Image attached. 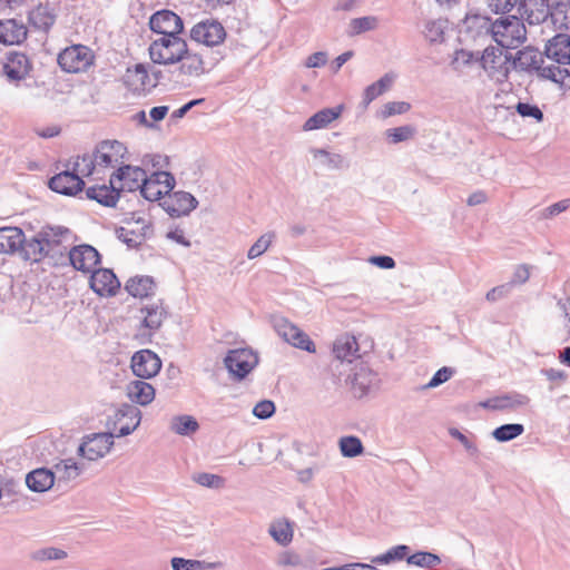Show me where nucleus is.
Segmentation results:
<instances>
[{"label": "nucleus", "mask_w": 570, "mask_h": 570, "mask_svg": "<svg viewBox=\"0 0 570 570\" xmlns=\"http://www.w3.org/2000/svg\"><path fill=\"white\" fill-rule=\"evenodd\" d=\"M468 30L473 38H485L495 41L499 47L514 49L527 40V29L517 16L501 17L492 20L484 16L468 19Z\"/></svg>", "instance_id": "f257e3e1"}, {"label": "nucleus", "mask_w": 570, "mask_h": 570, "mask_svg": "<svg viewBox=\"0 0 570 570\" xmlns=\"http://www.w3.org/2000/svg\"><path fill=\"white\" fill-rule=\"evenodd\" d=\"M543 55L532 47H525L512 57L511 68L535 71L540 78L563 85L566 79L570 78V70L566 67H556L553 63L546 65Z\"/></svg>", "instance_id": "f03ea898"}, {"label": "nucleus", "mask_w": 570, "mask_h": 570, "mask_svg": "<svg viewBox=\"0 0 570 570\" xmlns=\"http://www.w3.org/2000/svg\"><path fill=\"white\" fill-rule=\"evenodd\" d=\"M184 53H186V41L180 37H159L149 46L150 59L159 65L179 62Z\"/></svg>", "instance_id": "7ed1b4c3"}, {"label": "nucleus", "mask_w": 570, "mask_h": 570, "mask_svg": "<svg viewBox=\"0 0 570 570\" xmlns=\"http://www.w3.org/2000/svg\"><path fill=\"white\" fill-rule=\"evenodd\" d=\"M224 365L234 381H242L258 365V355L249 347L229 350Z\"/></svg>", "instance_id": "20e7f679"}, {"label": "nucleus", "mask_w": 570, "mask_h": 570, "mask_svg": "<svg viewBox=\"0 0 570 570\" xmlns=\"http://www.w3.org/2000/svg\"><path fill=\"white\" fill-rule=\"evenodd\" d=\"M512 55H503L502 48L488 46L480 56L479 62L488 75L498 82L508 80Z\"/></svg>", "instance_id": "39448f33"}, {"label": "nucleus", "mask_w": 570, "mask_h": 570, "mask_svg": "<svg viewBox=\"0 0 570 570\" xmlns=\"http://www.w3.org/2000/svg\"><path fill=\"white\" fill-rule=\"evenodd\" d=\"M94 58L90 48L82 45H73L59 53L58 63L63 71L78 73L86 71L94 63Z\"/></svg>", "instance_id": "423d86ee"}, {"label": "nucleus", "mask_w": 570, "mask_h": 570, "mask_svg": "<svg viewBox=\"0 0 570 570\" xmlns=\"http://www.w3.org/2000/svg\"><path fill=\"white\" fill-rule=\"evenodd\" d=\"M141 412L132 404H121L115 413L109 416L108 425L112 429L115 436H126L132 433L140 424Z\"/></svg>", "instance_id": "0eeeda50"}, {"label": "nucleus", "mask_w": 570, "mask_h": 570, "mask_svg": "<svg viewBox=\"0 0 570 570\" xmlns=\"http://www.w3.org/2000/svg\"><path fill=\"white\" fill-rule=\"evenodd\" d=\"M175 177L165 170H155L149 176L146 175L140 194L150 202L159 200L164 195H168L175 187Z\"/></svg>", "instance_id": "6e6552de"}, {"label": "nucleus", "mask_w": 570, "mask_h": 570, "mask_svg": "<svg viewBox=\"0 0 570 570\" xmlns=\"http://www.w3.org/2000/svg\"><path fill=\"white\" fill-rule=\"evenodd\" d=\"M273 324L278 336L289 345L308 353L315 352V344L309 336L287 318L277 317Z\"/></svg>", "instance_id": "1a4fd4ad"}, {"label": "nucleus", "mask_w": 570, "mask_h": 570, "mask_svg": "<svg viewBox=\"0 0 570 570\" xmlns=\"http://www.w3.org/2000/svg\"><path fill=\"white\" fill-rule=\"evenodd\" d=\"M189 37L197 43L205 45L206 47H216L225 40L226 30L219 21L205 19L194 24Z\"/></svg>", "instance_id": "9d476101"}, {"label": "nucleus", "mask_w": 570, "mask_h": 570, "mask_svg": "<svg viewBox=\"0 0 570 570\" xmlns=\"http://www.w3.org/2000/svg\"><path fill=\"white\" fill-rule=\"evenodd\" d=\"M126 154L127 148L122 142L118 140H102L96 145L92 156L101 170L121 164Z\"/></svg>", "instance_id": "9b49d317"}, {"label": "nucleus", "mask_w": 570, "mask_h": 570, "mask_svg": "<svg viewBox=\"0 0 570 570\" xmlns=\"http://www.w3.org/2000/svg\"><path fill=\"white\" fill-rule=\"evenodd\" d=\"M114 438L115 434L110 432L87 435L78 448V454L89 461H96L110 451Z\"/></svg>", "instance_id": "f8f14e48"}, {"label": "nucleus", "mask_w": 570, "mask_h": 570, "mask_svg": "<svg viewBox=\"0 0 570 570\" xmlns=\"http://www.w3.org/2000/svg\"><path fill=\"white\" fill-rule=\"evenodd\" d=\"M116 234L119 240L125 243L130 248H136L142 244V242L150 237L153 228L150 222L145 217L132 218V222H128L126 227H119L116 229Z\"/></svg>", "instance_id": "ddd939ff"}, {"label": "nucleus", "mask_w": 570, "mask_h": 570, "mask_svg": "<svg viewBox=\"0 0 570 570\" xmlns=\"http://www.w3.org/2000/svg\"><path fill=\"white\" fill-rule=\"evenodd\" d=\"M149 27L160 37H179L184 29V22L174 11L160 10L151 14Z\"/></svg>", "instance_id": "4468645a"}, {"label": "nucleus", "mask_w": 570, "mask_h": 570, "mask_svg": "<svg viewBox=\"0 0 570 570\" xmlns=\"http://www.w3.org/2000/svg\"><path fill=\"white\" fill-rule=\"evenodd\" d=\"M351 390L356 397H363L379 389L380 377L366 364L361 363L350 376Z\"/></svg>", "instance_id": "2eb2a0df"}, {"label": "nucleus", "mask_w": 570, "mask_h": 570, "mask_svg": "<svg viewBox=\"0 0 570 570\" xmlns=\"http://www.w3.org/2000/svg\"><path fill=\"white\" fill-rule=\"evenodd\" d=\"M71 266L82 273H91L100 264V254L88 244L73 246L68 252Z\"/></svg>", "instance_id": "dca6fc26"}, {"label": "nucleus", "mask_w": 570, "mask_h": 570, "mask_svg": "<svg viewBox=\"0 0 570 570\" xmlns=\"http://www.w3.org/2000/svg\"><path fill=\"white\" fill-rule=\"evenodd\" d=\"M276 566L283 570H316V560L311 551L284 550L276 558Z\"/></svg>", "instance_id": "f3484780"}, {"label": "nucleus", "mask_w": 570, "mask_h": 570, "mask_svg": "<svg viewBox=\"0 0 570 570\" xmlns=\"http://www.w3.org/2000/svg\"><path fill=\"white\" fill-rule=\"evenodd\" d=\"M161 361L150 350L136 352L131 357V370L137 377L151 379L159 373Z\"/></svg>", "instance_id": "a211bd4d"}, {"label": "nucleus", "mask_w": 570, "mask_h": 570, "mask_svg": "<svg viewBox=\"0 0 570 570\" xmlns=\"http://www.w3.org/2000/svg\"><path fill=\"white\" fill-rule=\"evenodd\" d=\"M198 205V200L187 191L169 193L161 203L163 208L171 217H180L189 215Z\"/></svg>", "instance_id": "6ab92c4d"}, {"label": "nucleus", "mask_w": 570, "mask_h": 570, "mask_svg": "<svg viewBox=\"0 0 570 570\" xmlns=\"http://www.w3.org/2000/svg\"><path fill=\"white\" fill-rule=\"evenodd\" d=\"M85 187V181L82 178L73 171V168L66 169L49 180V188L58 194L66 196H75L79 191H81Z\"/></svg>", "instance_id": "aec40b11"}, {"label": "nucleus", "mask_w": 570, "mask_h": 570, "mask_svg": "<svg viewBox=\"0 0 570 570\" xmlns=\"http://www.w3.org/2000/svg\"><path fill=\"white\" fill-rule=\"evenodd\" d=\"M544 56L557 62L558 67L570 65V35L559 32L549 39L544 46Z\"/></svg>", "instance_id": "412c9836"}, {"label": "nucleus", "mask_w": 570, "mask_h": 570, "mask_svg": "<svg viewBox=\"0 0 570 570\" xmlns=\"http://www.w3.org/2000/svg\"><path fill=\"white\" fill-rule=\"evenodd\" d=\"M90 274V287L100 296H112L120 287V283L111 269L95 268Z\"/></svg>", "instance_id": "4be33fe9"}, {"label": "nucleus", "mask_w": 570, "mask_h": 570, "mask_svg": "<svg viewBox=\"0 0 570 570\" xmlns=\"http://www.w3.org/2000/svg\"><path fill=\"white\" fill-rule=\"evenodd\" d=\"M31 68L32 65L27 55L12 51L6 57L3 73L9 81H20L29 75Z\"/></svg>", "instance_id": "5701e85b"}, {"label": "nucleus", "mask_w": 570, "mask_h": 570, "mask_svg": "<svg viewBox=\"0 0 570 570\" xmlns=\"http://www.w3.org/2000/svg\"><path fill=\"white\" fill-rule=\"evenodd\" d=\"M146 171L136 166H120L111 176L115 183H119L118 190L134 191L141 188V184L146 177Z\"/></svg>", "instance_id": "b1692460"}, {"label": "nucleus", "mask_w": 570, "mask_h": 570, "mask_svg": "<svg viewBox=\"0 0 570 570\" xmlns=\"http://www.w3.org/2000/svg\"><path fill=\"white\" fill-rule=\"evenodd\" d=\"M519 11L529 24L548 23L550 3L548 0H520Z\"/></svg>", "instance_id": "393cba45"}, {"label": "nucleus", "mask_w": 570, "mask_h": 570, "mask_svg": "<svg viewBox=\"0 0 570 570\" xmlns=\"http://www.w3.org/2000/svg\"><path fill=\"white\" fill-rule=\"evenodd\" d=\"M332 353L336 361L341 363H352L355 358L361 357L360 346L355 336L343 334L333 343Z\"/></svg>", "instance_id": "a878e982"}, {"label": "nucleus", "mask_w": 570, "mask_h": 570, "mask_svg": "<svg viewBox=\"0 0 570 570\" xmlns=\"http://www.w3.org/2000/svg\"><path fill=\"white\" fill-rule=\"evenodd\" d=\"M28 36L27 26L18 19L0 20V43L20 45Z\"/></svg>", "instance_id": "bb28decb"}, {"label": "nucleus", "mask_w": 570, "mask_h": 570, "mask_svg": "<svg viewBox=\"0 0 570 570\" xmlns=\"http://www.w3.org/2000/svg\"><path fill=\"white\" fill-rule=\"evenodd\" d=\"M39 233L48 256L61 254L62 243L71 235L70 229L62 226H46Z\"/></svg>", "instance_id": "cd10ccee"}, {"label": "nucleus", "mask_w": 570, "mask_h": 570, "mask_svg": "<svg viewBox=\"0 0 570 570\" xmlns=\"http://www.w3.org/2000/svg\"><path fill=\"white\" fill-rule=\"evenodd\" d=\"M85 465L77 463L73 459H65L55 463L52 466L53 475L56 476V484L60 488L62 484H68L79 478L82 473Z\"/></svg>", "instance_id": "c85d7f7f"}, {"label": "nucleus", "mask_w": 570, "mask_h": 570, "mask_svg": "<svg viewBox=\"0 0 570 570\" xmlns=\"http://www.w3.org/2000/svg\"><path fill=\"white\" fill-rule=\"evenodd\" d=\"M118 186L115 183V178L110 177V185L91 186L86 189V196L88 199L96 200L97 203L114 207L119 199Z\"/></svg>", "instance_id": "c756f323"}, {"label": "nucleus", "mask_w": 570, "mask_h": 570, "mask_svg": "<svg viewBox=\"0 0 570 570\" xmlns=\"http://www.w3.org/2000/svg\"><path fill=\"white\" fill-rule=\"evenodd\" d=\"M26 484L32 492L43 493L56 484L52 469L38 468L26 475Z\"/></svg>", "instance_id": "7c9ffc66"}, {"label": "nucleus", "mask_w": 570, "mask_h": 570, "mask_svg": "<svg viewBox=\"0 0 570 570\" xmlns=\"http://www.w3.org/2000/svg\"><path fill=\"white\" fill-rule=\"evenodd\" d=\"M343 109V105H338L336 107L324 108L315 112L304 122L303 130L311 131L327 127L342 115Z\"/></svg>", "instance_id": "2f4dec72"}, {"label": "nucleus", "mask_w": 570, "mask_h": 570, "mask_svg": "<svg viewBox=\"0 0 570 570\" xmlns=\"http://www.w3.org/2000/svg\"><path fill=\"white\" fill-rule=\"evenodd\" d=\"M127 396L135 403L146 406L150 404L155 399L154 386L141 380H135L127 384L126 387Z\"/></svg>", "instance_id": "473e14b6"}, {"label": "nucleus", "mask_w": 570, "mask_h": 570, "mask_svg": "<svg viewBox=\"0 0 570 570\" xmlns=\"http://www.w3.org/2000/svg\"><path fill=\"white\" fill-rule=\"evenodd\" d=\"M529 402V396L514 392L490 399L482 405L492 410H514L528 405Z\"/></svg>", "instance_id": "72a5a7b5"}, {"label": "nucleus", "mask_w": 570, "mask_h": 570, "mask_svg": "<svg viewBox=\"0 0 570 570\" xmlns=\"http://www.w3.org/2000/svg\"><path fill=\"white\" fill-rule=\"evenodd\" d=\"M309 153L313 158L316 160L317 166L330 169V170H340L348 167V163L346 158L336 153H330L323 148H311Z\"/></svg>", "instance_id": "f704fd0d"}, {"label": "nucleus", "mask_w": 570, "mask_h": 570, "mask_svg": "<svg viewBox=\"0 0 570 570\" xmlns=\"http://www.w3.org/2000/svg\"><path fill=\"white\" fill-rule=\"evenodd\" d=\"M17 253L23 259L32 262H40L43 257L48 256L39 232L31 238H26L23 235V242Z\"/></svg>", "instance_id": "c9c22d12"}, {"label": "nucleus", "mask_w": 570, "mask_h": 570, "mask_svg": "<svg viewBox=\"0 0 570 570\" xmlns=\"http://www.w3.org/2000/svg\"><path fill=\"white\" fill-rule=\"evenodd\" d=\"M29 23L37 30L48 31L56 21V14L48 4H38L28 12Z\"/></svg>", "instance_id": "e433bc0d"}, {"label": "nucleus", "mask_w": 570, "mask_h": 570, "mask_svg": "<svg viewBox=\"0 0 570 570\" xmlns=\"http://www.w3.org/2000/svg\"><path fill=\"white\" fill-rule=\"evenodd\" d=\"M179 70L189 77H199L206 72L203 55L193 52L186 45V53L181 55Z\"/></svg>", "instance_id": "4c0bfd02"}, {"label": "nucleus", "mask_w": 570, "mask_h": 570, "mask_svg": "<svg viewBox=\"0 0 570 570\" xmlns=\"http://www.w3.org/2000/svg\"><path fill=\"white\" fill-rule=\"evenodd\" d=\"M23 242V232L19 227L0 228V254H14Z\"/></svg>", "instance_id": "58836bf2"}, {"label": "nucleus", "mask_w": 570, "mask_h": 570, "mask_svg": "<svg viewBox=\"0 0 570 570\" xmlns=\"http://www.w3.org/2000/svg\"><path fill=\"white\" fill-rule=\"evenodd\" d=\"M548 22L557 30H568L570 27V2L554 1L550 3Z\"/></svg>", "instance_id": "ea45409f"}, {"label": "nucleus", "mask_w": 570, "mask_h": 570, "mask_svg": "<svg viewBox=\"0 0 570 570\" xmlns=\"http://www.w3.org/2000/svg\"><path fill=\"white\" fill-rule=\"evenodd\" d=\"M268 533L275 542L282 547H286L293 541V524L287 519L275 520L271 523Z\"/></svg>", "instance_id": "a19ab883"}, {"label": "nucleus", "mask_w": 570, "mask_h": 570, "mask_svg": "<svg viewBox=\"0 0 570 570\" xmlns=\"http://www.w3.org/2000/svg\"><path fill=\"white\" fill-rule=\"evenodd\" d=\"M393 80H394V77L386 73L382 78H380L377 81L367 86L363 92L362 102H361L362 107L364 109H366L373 100H375L377 97L383 95L391 87Z\"/></svg>", "instance_id": "79ce46f5"}, {"label": "nucleus", "mask_w": 570, "mask_h": 570, "mask_svg": "<svg viewBox=\"0 0 570 570\" xmlns=\"http://www.w3.org/2000/svg\"><path fill=\"white\" fill-rule=\"evenodd\" d=\"M155 282L150 276H135L127 281L126 291L134 297H147L153 293Z\"/></svg>", "instance_id": "37998d69"}, {"label": "nucleus", "mask_w": 570, "mask_h": 570, "mask_svg": "<svg viewBox=\"0 0 570 570\" xmlns=\"http://www.w3.org/2000/svg\"><path fill=\"white\" fill-rule=\"evenodd\" d=\"M141 313L145 314L142 325L150 331L158 330L166 317V311L159 304L147 305L141 308Z\"/></svg>", "instance_id": "c03bdc74"}, {"label": "nucleus", "mask_w": 570, "mask_h": 570, "mask_svg": "<svg viewBox=\"0 0 570 570\" xmlns=\"http://www.w3.org/2000/svg\"><path fill=\"white\" fill-rule=\"evenodd\" d=\"M410 550V547L406 544H397L389 549L386 552L373 557L371 562L376 564H389L404 559L406 560Z\"/></svg>", "instance_id": "a18cd8bd"}, {"label": "nucleus", "mask_w": 570, "mask_h": 570, "mask_svg": "<svg viewBox=\"0 0 570 570\" xmlns=\"http://www.w3.org/2000/svg\"><path fill=\"white\" fill-rule=\"evenodd\" d=\"M199 429V424L191 415H177L170 421V430L178 435H190Z\"/></svg>", "instance_id": "49530a36"}, {"label": "nucleus", "mask_w": 570, "mask_h": 570, "mask_svg": "<svg viewBox=\"0 0 570 570\" xmlns=\"http://www.w3.org/2000/svg\"><path fill=\"white\" fill-rule=\"evenodd\" d=\"M148 78L147 69L142 63H137L134 68H128L125 76L126 82L134 87L135 90L144 89Z\"/></svg>", "instance_id": "de8ad7c7"}, {"label": "nucleus", "mask_w": 570, "mask_h": 570, "mask_svg": "<svg viewBox=\"0 0 570 570\" xmlns=\"http://www.w3.org/2000/svg\"><path fill=\"white\" fill-rule=\"evenodd\" d=\"M524 432L523 424L520 423H508L498 426L493 430L492 436L498 442H509L511 440L517 439Z\"/></svg>", "instance_id": "09e8293b"}, {"label": "nucleus", "mask_w": 570, "mask_h": 570, "mask_svg": "<svg viewBox=\"0 0 570 570\" xmlns=\"http://www.w3.org/2000/svg\"><path fill=\"white\" fill-rule=\"evenodd\" d=\"M406 562L424 569H433L441 563V558L429 551H417L406 558Z\"/></svg>", "instance_id": "8fccbe9b"}, {"label": "nucleus", "mask_w": 570, "mask_h": 570, "mask_svg": "<svg viewBox=\"0 0 570 570\" xmlns=\"http://www.w3.org/2000/svg\"><path fill=\"white\" fill-rule=\"evenodd\" d=\"M338 445L344 458H355L361 455L364 451L362 441L354 435L342 436L338 441Z\"/></svg>", "instance_id": "3c124183"}, {"label": "nucleus", "mask_w": 570, "mask_h": 570, "mask_svg": "<svg viewBox=\"0 0 570 570\" xmlns=\"http://www.w3.org/2000/svg\"><path fill=\"white\" fill-rule=\"evenodd\" d=\"M170 564L173 570H204L217 567V563L214 562L207 563L200 560L184 559L179 557L173 558Z\"/></svg>", "instance_id": "603ef678"}, {"label": "nucleus", "mask_w": 570, "mask_h": 570, "mask_svg": "<svg viewBox=\"0 0 570 570\" xmlns=\"http://www.w3.org/2000/svg\"><path fill=\"white\" fill-rule=\"evenodd\" d=\"M72 168L73 171L82 176H90L100 170L92 154H85L81 157H77Z\"/></svg>", "instance_id": "864d4df0"}, {"label": "nucleus", "mask_w": 570, "mask_h": 570, "mask_svg": "<svg viewBox=\"0 0 570 570\" xmlns=\"http://www.w3.org/2000/svg\"><path fill=\"white\" fill-rule=\"evenodd\" d=\"M379 19L374 16L354 18L350 22L351 35H360L376 29Z\"/></svg>", "instance_id": "5fc2aeb1"}, {"label": "nucleus", "mask_w": 570, "mask_h": 570, "mask_svg": "<svg viewBox=\"0 0 570 570\" xmlns=\"http://www.w3.org/2000/svg\"><path fill=\"white\" fill-rule=\"evenodd\" d=\"M274 239H275V233L268 232V233L263 234L250 246V248L247 252V257L249 259H254L256 257H259L261 255H263L268 249V247L271 246V244L273 243Z\"/></svg>", "instance_id": "6e6d98bb"}, {"label": "nucleus", "mask_w": 570, "mask_h": 570, "mask_svg": "<svg viewBox=\"0 0 570 570\" xmlns=\"http://www.w3.org/2000/svg\"><path fill=\"white\" fill-rule=\"evenodd\" d=\"M415 134V129L412 126H401L396 128H390L385 131L386 138L391 144H399L411 139Z\"/></svg>", "instance_id": "4d7b16f0"}, {"label": "nucleus", "mask_w": 570, "mask_h": 570, "mask_svg": "<svg viewBox=\"0 0 570 570\" xmlns=\"http://www.w3.org/2000/svg\"><path fill=\"white\" fill-rule=\"evenodd\" d=\"M66 557V551L53 547L39 549L32 552L31 554V558L36 561L61 560L65 559Z\"/></svg>", "instance_id": "13d9d810"}, {"label": "nucleus", "mask_w": 570, "mask_h": 570, "mask_svg": "<svg viewBox=\"0 0 570 570\" xmlns=\"http://www.w3.org/2000/svg\"><path fill=\"white\" fill-rule=\"evenodd\" d=\"M193 480L197 484L209 489H219L224 485V479L213 473H197L193 475Z\"/></svg>", "instance_id": "bf43d9fd"}, {"label": "nucleus", "mask_w": 570, "mask_h": 570, "mask_svg": "<svg viewBox=\"0 0 570 570\" xmlns=\"http://www.w3.org/2000/svg\"><path fill=\"white\" fill-rule=\"evenodd\" d=\"M517 112L523 118H533L541 122L544 118L542 110L537 106L529 102H518L515 106Z\"/></svg>", "instance_id": "052dcab7"}, {"label": "nucleus", "mask_w": 570, "mask_h": 570, "mask_svg": "<svg viewBox=\"0 0 570 570\" xmlns=\"http://www.w3.org/2000/svg\"><path fill=\"white\" fill-rule=\"evenodd\" d=\"M442 21L430 20L425 23L424 36L430 42H439L443 39Z\"/></svg>", "instance_id": "680f3d73"}, {"label": "nucleus", "mask_w": 570, "mask_h": 570, "mask_svg": "<svg viewBox=\"0 0 570 570\" xmlns=\"http://www.w3.org/2000/svg\"><path fill=\"white\" fill-rule=\"evenodd\" d=\"M479 52L460 49L454 52L452 65L456 69L459 67L468 66L473 61H479Z\"/></svg>", "instance_id": "e2e57ef3"}, {"label": "nucleus", "mask_w": 570, "mask_h": 570, "mask_svg": "<svg viewBox=\"0 0 570 570\" xmlns=\"http://www.w3.org/2000/svg\"><path fill=\"white\" fill-rule=\"evenodd\" d=\"M449 434L452 438L456 439L464 446V449L466 450V452L470 455H472V456L478 455L479 450H478L475 442L472 441L466 435H464L462 432H460L456 428L449 429Z\"/></svg>", "instance_id": "0e129e2a"}, {"label": "nucleus", "mask_w": 570, "mask_h": 570, "mask_svg": "<svg viewBox=\"0 0 570 570\" xmlns=\"http://www.w3.org/2000/svg\"><path fill=\"white\" fill-rule=\"evenodd\" d=\"M275 413V404L269 400L258 402L254 409L253 414L257 419L267 420Z\"/></svg>", "instance_id": "69168bd1"}, {"label": "nucleus", "mask_w": 570, "mask_h": 570, "mask_svg": "<svg viewBox=\"0 0 570 570\" xmlns=\"http://www.w3.org/2000/svg\"><path fill=\"white\" fill-rule=\"evenodd\" d=\"M453 370L451 367H441L440 370H438L434 375L432 376V379L429 381V383L426 385H424V389H433V387H436L443 383H445L446 381H449L451 379V376L453 375Z\"/></svg>", "instance_id": "338daca9"}, {"label": "nucleus", "mask_w": 570, "mask_h": 570, "mask_svg": "<svg viewBox=\"0 0 570 570\" xmlns=\"http://www.w3.org/2000/svg\"><path fill=\"white\" fill-rule=\"evenodd\" d=\"M511 292H512V283H505V284L495 286L492 289H490L487 293L485 298H487V301L494 303L499 299L508 297Z\"/></svg>", "instance_id": "774afa93"}]
</instances>
